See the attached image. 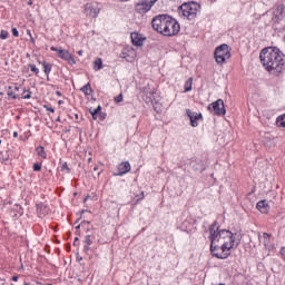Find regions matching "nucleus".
Returning a JSON list of instances; mask_svg holds the SVG:
<instances>
[{"mask_svg":"<svg viewBox=\"0 0 285 285\" xmlns=\"http://www.w3.org/2000/svg\"><path fill=\"white\" fill-rule=\"evenodd\" d=\"M261 63L263 68L269 75H281L285 69L284 52L277 47H266L259 55Z\"/></svg>","mask_w":285,"mask_h":285,"instance_id":"obj_2","label":"nucleus"},{"mask_svg":"<svg viewBox=\"0 0 285 285\" xmlns=\"http://www.w3.org/2000/svg\"><path fill=\"white\" fill-rule=\"evenodd\" d=\"M78 55H79V57H81V55H83V50H79Z\"/></svg>","mask_w":285,"mask_h":285,"instance_id":"obj_44","label":"nucleus"},{"mask_svg":"<svg viewBox=\"0 0 285 285\" xmlns=\"http://www.w3.org/2000/svg\"><path fill=\"white\" fill-rule=\"evenodd\" d=\"M36 153H37L38 157H40L41 159H47V157H48V154H46V149L43 148V146L37 147Z\"/></svg>","mask_w":285,"mask_h":285,"instance_id":"obj_22","label":"nucleus"},{"mask_svg":"<svg viewBox=\"0 0 285 285\" xmlns=\"http://www.w3.org/2000/svg\"><path fill=\"white\" fill-rule=\"evenodd\" d=\"M193 90V78H188L185 82V92Z\"/></svg>","mask_w":285,"mask_h":285,"instance_id":"obj_26","label":"nucleus"},{"mask_svg":"<svg viewBox=\"0 0 285 285\" xmlns=\"http://www.w3.org/2000/svg\"><path fill=\"white\" fill-rule=\"evenodd\" d=\"M24 285H30V284H28V283H24Z\"/></svg>","mask_w":285,"mask_h":285,"instance_id":"obj_55","label":"nucleus"},{"mask_svg":"<svg viewBox=\"0 0 285 285\" xmlns=\"http://www.w3.org/2000/svg\"><path fill=\"white\" fill-rule=\"evenodd\" d=\"M28 6H32V0H29V1H28Z\"/></svg>","mask_w":285,"mask_h":285,"instance_id":"obj_51","label":"nucleus"},{"mask_svg":"<svg viewBox=\"0 0 285 285\" xmlns=\"http://www.w3.org/2000/svg\"><path fill=\"white\" fill-rule=\"evenodd\" d=\"M208 110H210V112H214V115H216L217 117H224V115H226V107L224 106V100L218 99L212 102L208 106Z\"/></svg>","mask_w":285,"mask_h":285,"instance_id":"obj_8","label":"nucleus"},{"mask_svg":"<svg viewBox=\"0 0 285 285\" xmlns=\"http://www.w3.org/2000/svg\"><path fill=\"white\" fill-rule=\"evenodd\" d=\"M214 58L218 65L226 63L230 59V47L226 43L218 46L215 49Z\"/></svg>","mask_w":285,"mask_h":285,"instance_id":"obj_4","label":"nucleus"},{"mask_svg":"<svg viewBox=\"0 0 285 285\" xmlns=\"http://www.w3.org/2000/svg\"><path fill=\"white\" fill-rule=\"evenodd\" d=\"M29 68H30L31 72H35V75H39V68H37L36 65L29 63Z\"/></svg>","mask_w":285,"mask_h":285,"instance_id":"obj_32","label":"nucleus"},{"mask_svg":"<svg viewBox=\"0 0 285 285\" xmlns=\"http://www.w3.org/2000/svg\"><path fill=\"white\" fill-rule=\"evenodd\" d=\"M127 173H130V163L124 161L118 165V177H121V175H126Z\"/></svg>","mask_w":285,"mask_h":285,"instance_id":"obj_19","label":"nucleus"},{"mask_svg":"<svg viewBox=\"0 0 285 285\" xmlns=\"http://www.w3.org/2000/svg\"><path fill=\"white\" fill-rule=\"evenodd\" d=\"M32 92L30 90L23 89V96L22 99H31Z\"/></svg>","mask_w":285,"mask_h":285,"instance_id":"obj_31","label":"nucleus"},{"mask_svg":"<svg viewBox=\"0 0 285 285\" xmlns=\"http://www.w3.org/2000/svg\"><path fill=\"white\" fill-rule=\"evenodd\" d=\"M13 137H19V134L17 131H14Z\"/></svg>","mask_w":285,"mask_h":285,"instance_id":"obj_48","label":"nucleus"},{"mask_svg":"<svg viewBox=\"0 0 285 285\" xmlns=\"http://www.w3.org/2000/svg\"><path fill=\"white\" fill-rule=\"evenodd\" d=\"M51 52H57V56L60 59H63V61H67L69 66H75L77 63V60H75V57L70 53V51L57 47L50 48Z\"/></svg>","mask_w":285,"mask_h":285,"instance_id":"obj_7","label":"nucleus"},{"mask_svg":"<svg viewBox=\"0 0 285 285\" xmlns=\"http://www.w3.org/2000/svg\"><path fill=\"white\" fill-rule=\"evenodd\" d=\"M169 17L168 14L156 16L151 21L153 29L164 36Z\"/></svg>","mask_w":285,"mask_h":285,"instance_id":"obj_5","label":"nucleus"},{"mask_svg":"<svg viewBox=\"0 0 285 285\" xmlns=\"http://www.w3.org/2000/svg\"><path fill=\"white\" fill-rule=\"evenodd\" d=\"M155 3H157V0H149V6H151V8L155 6Z\"/></svg>","mask_w":285,"mask_h":285,"instance_id":"obj_41","label":"nucleus"},{"mask_svg":"<svg viewBox=\"0 0 285 285\" xmlns=\"http://www.w3.org/2000/svg\"><path fill=\"white\" fill-rule=\"evenodd\" d=\"M41 170V163H35L33 164V171L39 173Z\"/></svg>","mask_w":285,"mask_h":285,"instance_id":"obj_36","label":"nucleus"},{"mask_svg":"<svg viewBox=\"0 0 285 285\" xmlns=\"http://www.w3.org/2000/svg\"><path fill=\"white\" fill-rule=\"evenodd\" d=\"M209 240L210 253L217 259H228L230 249L239 246V242L235 240V234L228 229H219L217 222L209 227Z\"/></svg>","mask_w":285,"mask_h":285,"instance_id":"obj_1","label":"nucleus"},{"mask_svg":"<svg viewBox=\"0 0 285 285\" xmlns=\"http://www.w3.org/2000/svg\"><path fill=\"white\" fill-rule=\"evenodd\" d=\"M151 8L153 4H150L149 2H138L136 4V11H138L139 14H146V12L150 11Z\"/></svg>","mask_w":285,"mask_h":285,"instance_id":"obj_17","label":"nucleus"},{"mask_svg":"<svg viewBox=\"0 0 285 285\" xmlns=\"http://www.w3.org/2000/svg\"><path fill=\"white\" fill-rule=\"evenodd\" d=\"M10 160V154L8 151H0V161L1 164H6V161Z\"/></svg>","mask_w":285,"mask_h":285,"instance_id":"obj_25","label":"nucleus"},{"mask_svg":"<svg viewBox=\"0 0 285 285\" xmlns=\"http://www.w3.org/2000/svg\"><path fill=\"white\" fill-rule=\"evenodd\" d=\"M142 92V98L146 101V104H150L153 101V97L155 95V87L153 85L147 83L145 87L141 89Z\"/></svg>","mask_w":285,"mask_h":285,"instance_id":"obj_11","label":"nucleus"},{"mask_svg":"<svg viewBox=\"0 0 285 285\" xmlns=\"http://www.w3.org/2000/svg\"><path fill=\"white\" fill-rule=\"evenodd\" d=\"M189 166L193 168V170H196L198 173H204L206 170V167L204 166V161L202 159L191 158L189 160Z\"/></svg>","mask_w":285,"mask_h":285,"instance_id":"obj_14","label":"nucleus"},{"mask_svg":"<svg viewBox=\"0 0 285 285\" xmlns=\"http://www.w3.org/2000/svg\"><path fill=\"white\" fill-rule=\"evenodd\" d=\"M49 213H50V207H48L46 204L43 203L37 204L38 217L43 219V217H46V215H49Z\"/></svg>","mask_w":285,"mask_h":285,"instance_id":"obj_16","label":"nucleus"},{"mask_svg":"<svg viewBox=\"0 0 285 285\" xmlns=\"http://www.w3.org/2000/svg\"><path fill=\"white\" fill-rule=\"evenodd\" d=\"M263 244H264V246H268L269 244H271V234H268V233H264L263 234Z\"/></svg>","mask_w":285,"mask_h":285,"instance_id":"obj_29","label":"nucleus"},{"mask_svg":"<svg viewBox=\"0 0 285 285\" xmlns=\"http://www.w3.org/2000/svg\"><path fill=\"white\" fill-rule=\"evenodd\" d=\"M30 41L31 43H35V38H32V36L30 37Z\"/></svg>","mask_w":285,"mask_h":285,"instance_id":"obj_46","label":"nucleus"},{"mask_svg":"<svg viewBox=\"0 0 285 285\" xmlns=\"http://www.w3.org/2000/svg\"><path fill=\"white\" fill-rule=\"evenodd\" d=\"M0 144H1V140H0Z\"/></svg>","mask_w":285,"mask_h":285,"instance_id":"obj_57","label":"nucleus"},{"mask_svg":"<svg viewBox=\"0 0 285 285\" xmlns=\"http://www.w3.org/2000/svg\"><path fill=\"white\" fill-rule=\"evenodd\" d=\"M278 128H285V114L276 119Z\"/></svg>","mask_w":285,"mask_h":285,"instance_id":"obj_27","label":"nucleus"},{"mask_svg":"<svg viewBox=\"0 0 285 285\" xmlns=\"http://www.w3.org/2000/svg\"><path fill=\"white\" fill-rule=\"evenodd\" d=\"M80 90H81V92H83V95H86L87 97H89V95H92V87L90 86V82H88L87 85H85Z\"/></svg>","mask_w":285,"mask_h":285,"instance_id":"obj_24","label":"nucleus"},{"mask_svg":"<svg viewBox=\"0 0 285 285\" xmlns=\"http://www.w3.org/2000/svg\"><path fill=\"white\" fill-rule=\"evenodd\" d=\"M79 242V237H76L73 240V246H77V243Z\"/></svg>","mask_w":285,"mask_h":285,"instance_id":"obj_43","label":"nucleus"},{"mask_svg":"<svg viewBox=\"0 0 285 285\" xmlns=\"http://www.w3.org/2000/svg\"><path fill=\"white\" fill-rule=\"evenodd\" d=\"M89 112H92L94 115H101V106H98L96 109L90 108Z\"/></svg>","mask_w":285,"mask_h":285,"instance_id":"obj_33","label":"nucleus"},{"mask_svg":"<svg viewBox=\"0 0 285 285\" xmlns=\"http://www.w3.org/2000/svg\"><path fill=\"white\" fill-rule=\"evenodd\" d=\"M11 279L12 282H19V276H12Z\"/></svg>","mask_w":285,"mask_h":285,"instance_id":"obj_42","label":"nucleus"},{"mask_svg":"<svg viewBox=\"0 0 285 285\" xmlns=\"http://www.w3.org/2000/svg\"><path fill=\"white\" fill-rule=\"evenodd\" d=\"M104 62L101 61V58H98L95 60V70H101Z\"/></svg>","mask_w":285,"mask_h":285,"instance_id":"obj_30","label":"nucleus"},{"mask_svg":"<svg viewBox=\"0 0 285 285\" xmlns=\"http://www.w3.org/2000/svg\"><path fill=\"white\" fill-rule=\"evenodd\" d=\"M85 202H88V198H85Z\"/></svg>","mask_w":285,"mask_h":285,"instance_id":"obj_54","label":"nucleus"},{"mask_svg":"<svg viewBox=\"0 0 285 285\" xmlns=\"http://www.w3.org/2000/svg\"><path fill=\"white\" fill-rule=\"evenodd\" d=\"M99 12H101L99 6L95 3L85 4V14L88 19H97L99 17Z\"/></svg>","mask_w":285,"mask_h":285,"instance_id":"obj_9","label":"nucleus"},{"mask_svg":"<svg viewBox=\"0 0 285 285\" xmlns=\"http://www.w3.org/2000/svg\"><path fill=\"white\" fill-rule=\"evenodd\" d=\"M8 37H9L8 31H6V30H1L0 31V39L6 40V39H8Z\"/></svg>","mask_w":285,"mask_h":285,"instance_id":"obj_35","label":"nucleus"},{"mask_svg":"<svg viewBox=\"0 0 285 285\" xmlns=\"http://www.w3.org/2000/svg\"><path fill=\"white\" fill-rule=\"evenodd\" d=\"M90 246H92V239L90 238V235H87L85 237V246H83V250L86 253H88L90 250Z\"/></svg>","mask_w":285,"mask_h":285,"instance_id":"obj_23","label":"nucleus"},{"mask_svg":"<svg viewBox=\"0 0 285 285\" xmlns=\"http://www.w3.org/2000/svg\"><path fill=\"white\" fill-rule=\"evenodd\" d=\"M42 67H43V72L47 76V80H49L50 78V72H52V65L49 63L48 61L43 60L42 61Z\"/></svg>","mask_w":285,"mask_h":285,"instance_id":"obj_21","label":"nucleus"},{"mask_svg":"<svg viewBox=\"0 0 285 285\" xmlns=\"http://www.w3.org/2000/svg\"><path fill=\"white\" fill-rule=\"evenodd\" d=\"M130 39H131V43L138 47L144 46V41H146V38L138 32H131Z\"/></svg>","mask_w":285,"mask_h":285,"instance_id":"obj_15","label":"nucleus"},{"mask_svg":"<svg viewBox=\"0 0 285 285\" xmlns=\"http://www.w3.org/2000/svg\"><path fill=\"white\" fill-rule=\"evenodd\" d=\"M257 210L262 213L263 215H267V213L271 212V206L268 205L267 200H261L256 205Z\"/></svg>","mask_w":285,"mask_h":285,"instance_id":"obj_18","label":"nucleus"},{"mask_svg":"<svg viewBox=\"0 0 285 285\" xmlns=\"http://www.w3.org/2000/svg\"><path fill=\"white\" fill-rule=\"evenodd\" d=\"M94 170H95V173H97V170H99V167H94Z\"/></svg>","mask_w":285,"mask_h":285,"instance_id":"obj_50","label":"nucleus"},{"mask_svg":"<svg viewBox=\"0 0 285 285\" xmlns=\"http://www.w3.org/2000/svg\"><path fill=\"white\" fill-rule=\"evenodd\" d=\"M56 121H61V117H58V118L56 119Z\"/></svg>","mask_w":285,"mask_h":285,"instance_id":"obj_52","label":"nucleus"},{"mask_svg":"<svg viewBox=\"0 0 285 285\" xmlns=\"http://www.w3.org/2000/svg\"><path fill=\"white\" fill-rule=\"evenodd\" d=\"M20 88H21V86L9 87L8 91H7L8 97H11L12 99H19L20 96L17 92H19Z\"/></svg>","mask_w":285,"mask_h":285,"instance_id":"obj_20","label":"nucleus"},{"mask_svg":"<svg viewBox=\"0 0 285 285\" xmlns=\"http://www.w3.org/2000/svg\"><path fill=\"white\" fill-rule=\"evenodd\" d=\"M120 59H126L129 62L135 61V57H137V51L132 47H126L119 55Z\"/></svg>","mask_w":285,"mask_h":285,"instance_id":"obj_10","label":"nucleus"},{"mask_svg":"<svg viewBox=\"0 0 285 285\" xmlns=\"http://www.w3.org/2000/svg\"><path fill=\"white\" fill-rule=\"evenodd\" d=\"M179 30H181L179 22L169 16L164 37H175V35H179Z\"/></svg>","mask_w":285,"mask_h":285,"instance_id":"obj_6","label":"nucleus"},{"mask_svg":"<svg viewBox=\"0 0 285 285\" xmlns=\"http://www.w3.org/2000/svg\"><path fill=\"white\" fill-rule=\"evenodd\" d=\"M86 224H90V222H81V224H79L78 226H76V230H79V228L83 227Z\"/></svg>","mask_w":285,"mask_h":285,"instance_id":"obj_37","label":"nucleus"},{"mask_svg":"<svg viewBox=\"0 0 285 285\" xmlns=\"http://www.w3.org/2000/svg\"><path fill=\"white\" fill-rule=\"evenodd\" d=\"M114 101L116 104H121L124 101V94L118 95L117 97L114 98Z\"/></svg>","mask_w":285,"mask_h":285,"instance_id":"obj_34","label":"nucleus"},{"mask_svg":"<svg viewBox=\"0 0 285 285\" xmlns=\"http://www.w3.org/2000/svg\"><path fill=\"white\" fill-rule=\"evenodd\" d=\"M61 173H65V175H70V167L68 166V163H63L60 167Z\"/></svg>","mask_w":285,"mask_h":285,"instance_id":"obj_28","label":"nucleus"},{"mask_svg":"<svg viewBox=\"0 0 285 285\" xmlns=\"http://www.w3.org/2000/svg\"><path fill=\"white\" fill-rule=\"evenodd\" d=\"M56 95H58V97H61V91H56Z\"/></svg>","mask_w":285,"mask_h":285,"instance_id":"obj_47","label":"nucleus"},{"mask_svg":"<svg viewBox=\"0 0 285 285\" xmlns=\"http://www.w3.org/2000/svg\"><path fill=\"white\" fill-rule=\"evenodd\" d=\"M82 213H88V210H82Z\"/></svg>","mask_w":285,"mask_h":285,"instance_id":"obj_53","label":"nucleus"},{"mask_svg":"<svg viewBox=\"0 0 285 285\" xmlns=\"http://www.w3.org/2000/svg\"><path fill=\"white\" fill-rule=\"evenodd\" d=\"M27 35H29L30 37H32V32L30 30H27Z\"/></svg>","mask_w":285,"mask_h":285,"instance_id":"obj_45","label":"nucleus"},{"mask_svg":"<svg viewBox=\"0 0 285 285\" xmlns=\"http://www.w3.org/2000/svg\"><path fill=\"white\" fill-rule=\"evenodd\" d=\"M186 112H187V116L189 117L190 126L193 128H197L199 126L198 120L204 119V116H202V114H197L195 111H191L190 109H187Z\"/></svg>","mask_w":285,"mask_h":285,"instance_id":"obj_13","label":"nucleus"},{"mask_svg":"<svg viewBox=\"0 0 285 285\" xmlns=\"http://www.w3.org/2000/svg\"><path fill=\"white\" fill-rule=\"evenodd\" d=\"M284 19H285V6L284 4H279L274 10V14H273L272 21H274V23H279L281 21H284Z\"/></svg>","mask_w":285,"mask_h":285,"instance_id":"obj_12","label":"nucleus"},{"mask_svg":"<svg viewBox=\"0 0 285 285\" xmlns=\"http://www.w3.org/2000/svg\"><path fill=\"white\" fill-rule=\"evenodd\" d=\"M45 108L48 112H55V108L52 107L45 106Z\"/></svg>","mask_w":285,"mask_h":285,"instance_id":"obj_40","label":"nucleus"},{"mask_svg":"<svg viewBox=\"0 0 285 285\" xmlns=\"http://www.w3.org/2000/svg\"><path fill=\"white\" fill-rule=\"evenodd\" d=\"M89 112H90L92 119H94V120H97V118L99 117V115H98V114H94V111H89Z\"/></svg>","mask_w":285,"mask_h":285,"instance_id":"obj_39","label":"nucleus"},{"mask_svg":"<svg viewBox=\"0 0 285 285\" xmlns=\"http://www.w3.org/2000/svg\"><path fill=\"white\" fill-rule=\"evenodd\" d=\"M202 10V6L197 2H185L178 9V14L185 17L189 21L197 18V12Z\"/></svg>","mask_w":285,"mask_h":285,"instance_id":"obj_3","label":"nucleus"},{"mask_svg":"<svg viewBox=\"0 0 285 285\" xmlns=\"http://www.w3.org/2000/svg\"><path fill=\"white\" fill-rule=\"evenodd\" d=\"M11 32H12L13 37H19V30H17V28H12Z\"/></svg>","mask_w":285,"mask_h":285,"instance_id":"obj_38","label":"nucleus"},{"mask_svg":"<svg viewBox=\"0 0 285 285\" xmlns=\"http://www.w3.org/2000/svg\"><path fill=\"white\" fill-rule=\"evenodd\" d=\"M48 285H52V284H48Z\"/></svg>","mask_w":285,"mask_h":285,"instance_id":"obj_56","label":"nucleus"},{"mask_svg":"<svg viewBox=\"0 0 285 285\" xmlns=\"http://www.w3.org/2000/svg\"><path fill=\"white\" fill-rule=\"evenodd\" d=\"M75 119H79V114H75Z\"/></svg>","mask_w":285,"mask_h":285,"instance_id":"obj_49","label":"nucleus"}]
</instances>
